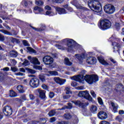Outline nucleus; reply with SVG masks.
<instances>
[{"instance_id":"7","label":"nucleus","mask_w":124,"mask_h":124,"mask_svg":"<svg viewBox=\"0 0 124 124\" xmlns=\"http://www.w3.org/2000/svg\"><path fill=\"white\" fill-rule=\"evenodd\" d=\"M29 84L32 88H37L39 86V79L35 78H32L30 80Z\"/></svg>"},{"instance_id":"37","label":"nucleus","mask_w":124,"mask_h":124,"mask_svg":"<svg viewBox=\"0 0 124 124\" xmlns=\"http://www.w3.org/2000/svg\"><path fill=\"white\" fill-rule=\"evenodd\" d=\"M47 121L45 118H41L40 119V121H39V124H46Z\"/></svg>"},{"instance_id":"45","label":"nucleus","mask_w":124,"mask_h":124,"mask_svg":"<svg viewBox=\"0 0 124 124\" xmlns=\"http://www.w3.org/2000/svg\"><path fill=\"white\" fill-rule=\"evenodd\" d=\"M115 28L117 30H120V29L121 28V25H120V23H115Z\"/></svg>"},{"instance_id":"34","label":"nucleus","mask_w":124,"mask_h":124,"mask_svg":"<svg viewBox=\"0 0 124 124\" xmlns=\"http://www.w3.org/2000/svg\"><path fill=\"white\" fill-rule=\"evenodd\" d=\"M72 117V116L70 115V113H66L64 115V117L67 120L71 119Z\"/></svg>"},{"instance_id":"35","label":"nucleus","mask_w":124,"mask_h":124,"mask_svg":"<svg viewBox=\"0 0 124 124\" xmlns=\"http://www.w3.org/2000/svg\"><path fill=\"white\" fill-rule=\"evenodd\" d=\"M115 120L117 121V122H119L120 123H121V122L123 121V117H122L121 116H117L116 117Z\"/></svg>"},{"instance_id":"60","label":"nucleus","mask_w":124,"mask_h":124,"mask_svg":"<svg viewBox=\"0 0 124 124\" xmlns=\"http://www.w3.org/2000/svg\"><path fill=\"white\" fill-rule=\"evenodd\" d=\"M3 71H9V67H6L2 69Z\"/></svg>"},{"instance_id":"59","label":"nucleus","mask_w":124,"mask_h":124,"mask_svg":"<svg viewBox=\"0 0 124 124\" xmlns=\"http://www.w3.org/2000/svg\"><path fill=\"white\" fill-rule=\"evenodd\" d=\"M30 97L31 100H33V99H34V96L32 95V94H30Z\"/></svg>"},{"instance_id":"39","label":"nucleus","mask_w":124,"mask_h":124,"mask_svg":"<svg viewBox=\"0 0 124 124\" xmlns=\"http://www.w3.org/2000/svg\"><path fill=\"white\" fill-rule=\"evenodd\" d=\"M11 70H12L13 72H18V71H19V70L17 68L14 67H11Z\"/></svg>"},{"instance_id":"28","label":"nucleus","mask_w":124,"mask_h":124,"mask_svg":"<svg viewBox=\"0 0 124 124\" xmlns=\"http://www.w3.org/2000/svg\"><path fill=\"white\" fill-rule=\"evenodd\" d=\"M64 91L66 94H69V93H72L71 91L70 90V87H67L65 88Z\"/></svg>"},{"instance_id":"61","label":"nucleus","mask_w":124,"mask_h":124,"mask_svg":"<svg viewBox=\"0 0 124 124\" xmlns=\"http://www.w3.org/2000/svg\"><path fill=\"white\" fill-rule=\"evenodd\" d=\"M34 67L36 68V69H42V67H41V66H40L35 65Z\"/></svg>"},{"instance_id":"13","label":"nucleus","mask_w":124,"mask_h":124,"mask_svg":"<svg viewBox=\"0 0 124 124\" xmlns=\"http://www.w3.org/2000/svg\"><path fill=\"white\" fill-rule=\"evenodd\" d=\"M98 117L101 120H105L107 118V113L104 111H100L98 113Z\"/></svg>"},{"instance_id":"17","label":"nucleus","mask_w":124,"mask_h":124,"mask_svg":"<svg viewBox=\"0 0 124 124\" xmlns=\"http://www.w3.org/2000/svg\"><path fill=\"white\" fill-rule=\"evenodd\" d=\"M30 26L31 27V28L33 29V30H34V31H44V30H45V29H46L45 26H43L40 28H36L35 27H32V26H31V25H30Z\"/></svg>"},{"instance_id":"5","label":"nucleus","mask_w":124,"mask_h":124,"mask_svg":"<svg viewBox=\"0 0 124 124\" xmlns=\"http://www.w3.org/2000/svg\"><path fill=\"white\" fill-rule=\"evenodd\" d=\"M104 11L108 14H113L115 12V7L112 4H107L104 7Z\"/></svg>"},{"instance_id":"29","label":"nucleus","mask_w":124,"mask_h":124,"mask_svg":"<svg viewBox=\"0 0 124 124\" xmlns=\"http://www.w3.org/2000/svg\"><path fill=\"white\" fill-rule=\"evenodd\" d=\"M16 96V93L13 91H10L9 96L11 97H15Z\"/></svg>"},{"instance_id":"8","label":"nucleus","mask_w":124,"mask_h":124,"mask_svg":"<svg viewBox=\"0 0 124 124\" xmlns=\"http://www.w3.org/2000/svg\"><path fill=\"white\" fill-rule=\"evenodd\" d=\"M43 61L46 65H49L53 63L54 59L52 57H51V56H46L43 57Z\"/></svg>"},{"instance_id":"12","label":"nucleus","mask_w":124,"mask_h":124,"mask_svg":"<svg viewBox=\"0 0 124 124\" xmlns=\"http://www.w3.org/2000/svg\"><path fill=\"white\" fill-rule=\"evenodd\" d=\"M112 45L114 46L113 47V52H118L119 53H120V48H121V45H120L119 43H117L116 42H114L112 43Z\"/></svg>"},{"instance_id":"57","label":"nucleus","mask_w":124,"mask_h":124,"mask_svg":"<svg viewBox=\"0 0 124 124\" xmlns=\"http://www.w3.org/2000/svg\"><path fill=\"white\" fill-rule=\"evenodd\" d=\"M55 95V94H54V93L50 92L49 93V97L50 98H53V97H54V96Z\"/></svg>"},{"instance_id":"44","label":"nucleus","mask_w":124,"mask_h":124,"mask_svg":"<svg viewBox=\"0 0 124 124\" xmlns=\"http://www.w3.org/2000/svg\"><path fill=\"white\" fill-rule=\"evenodd\" d=\"M4 79V75L2 73H0V81H3Z\"/></svg>"},{"instance_id":"43","label":"nucleus","mask_w":124,"mask_h":124,"mask_svg":"<svg viewBox=\"0 0 124 124\" xmlns=\"http://www.w3.org/2000/svg\"><path fill=\"white\" fill-rule=\"evenodd\" d=\"M90 93L93 97H94V98H95V97H96V94H95V93H94V91L92 90L90 92Z\"/></svg>"},{"instance_id":"24","label":"nucleus","mask_w":124,"mask_h":124,"mask_svg":"<svg viewBox=\"0 0 124 124\" xmlns=\"http://www.w3.org/2000/svg\"><path fill=\"white\" fill-rule=\"evenodd\" d=\"M54 8L59 14L60 15L62 14V8L60 7H54Z\"/></svg>"},{"instance_id":"26","label":"nucleus","mask_w":124,"mask_h":124,"mask_svg":"<svg viewBox=\"0 0 124 124\" xmlns=\"http://www.w3.org/2000/svg\"><path fill=\"white\" fill-rule=\"evenodd\" d=\"M17 90L19 93H24V88L22 85H18L16 87Z\"/></svg>"},{"instance_id":"48","label":"nucleus","mask_w":124,"mask_h":124,"mask_svg":"<svg viewBox=\"0 0 124 124\" xmlns=\"http://www.w3.org/2000/svg\"><path fill=\"white\" fill-rule=\"evenodd\" d=\"M72 104L71 103H68V107H66L67 109H72Z\"/></svg>"},{"instance_id":"6","label":"nucleus","mask_w":124,"mask_h":124,"mask_svg":"<svg viewBox=\"0 0 124 124\" xmlns=\"http://www.w3.org/2000/svg\"><path fill=\"white\" fill-rule=\"evenodd\" d=\"M78 95L80 97H85L86 99H87V100L89 101H93V98H92V96H91L88 91L80 92L79 93Z\"/></svg>"},{"instance_id":"22","label":"nucleus","mask_w":124,"mask_h":124,"mask_svg":"<svg viewBox=\"0 0 124 124\" xmlns=\"http://www.w3.org/2000/svg\"><path fill=\"white\" fill-rule=\"evenodd\" d=\"M54 80L57 84L62 85V78H54Z\"/></svg>"},{"instance_id":"30","label":"nucleus","mask_w":124,"mask_h":124,"mask_svg":"<svg viewBox=\"0 0 124 124\" xmlns=\"http://www.w3.org/2000/svg\"><path fill=\"white\" fill-rule=\"evenodd\" d=\"M0 32H2V33H4V34H7V35H12V34L7 31H5L4 30H0Z\"/></svg>"},{"instance_id":"47","label":"nucleus","mask_w":124,"mask_h":124,"mask_svg":"<svg viewBox=\"0 0 124 124\" xmlns=\"http://www.w3.org/2000/svg\"><path fill=\"white\" fill-rule=\"evenodd\" d=\"M76 7L77 8V9H84V7L80 5L79 4L77 5Z\"/></svg>"},{"instance_id":"9","label":"nucleus","mask_w":124,"mask_h":124,"mask_svg":"<svg viewBox=\"0 0 124 124\" xmlns=\"http://www.w3.org/2000/svg\"><path fill=\"white\" fill-rule=\"evenodd\" d=\"M3 113L5 116H11L12 115V108L10 106H6L3 108Z\"/></svg>"},{"instance_id":"49","label":"nucleus","mask_w":124,"mask_h":124,"mask_svg":"<svg viewBox=\"0 0 124 124\" xmlns=\"http://www.w3.org/2000/svg\"><path fill=\"white\" fill-rule=\"evenodd\" d=\"M4 36L1 35V34H0V41H4Z\"/></svg>"},{"instance_id":"21","label":"nucleus","mask_w":124,"mask_h":124,"mask_svg":"<svg viewBox=\"0 0 124 124\" xmlns=\"http://www.w3.org/2000/svg\"><path fill=\"white\" fill-rule=\"evenodd\" d=\"M76 58L79 60L80 62H82V60L85 58V54L83 53L82 55L76 54Z\"/></svg>"},{"instance_id":"19","label":"nucleus","mask_w":124,"mask_h":124,"mask_svg":"<svg viewBox=\"0 0 124 124\" xmlns=\"http://www.w3.org/2000/svg\"><path fill=\"white\" fill-rule=\"evenodd\" d=\"M111 105L112 106V107L113 108V112L114 113H117L118 112V105L111 102Z\"/></svg>"},{"instance_id":"25","label":"nucleus","mask_w":124,"mask_h":124,"mask_svg":"<svg viewBox=\"0 0 124 124\" xmlns=\"http://www.w3.org/2000/svg\"><path fill=\"white\" fill-rule=\"evenodd\" d=\"M56 113L57 112H56V110L53 109L49 112L48 115L49 116V117H53L55 116V115H56Z\"/></svg>"},{"instance_id":"3","label":"nucleus","mask_w":124,"mask_h":124,"mask_svg":"<svg viewBox=\"0 0 124 124\" xmlns=\"http://www.w3.org/2000/svg\"><path fill=\"white\" fill-rule=\"evenodd\" d=\"M111 21L107 19H102L100 21V28L101 30H108L111 28Z\"/></svg>"},{"instance_id":"64","label":"nucleus","mask_w":124,"mask_h":124,"mask_svg":"<svg viewBox=\"0 0 124 124\" xmlns=\"http://www.w3.org/2000/svg\"><path fill=\"white\" fill-rule=\"evenodd\" d=\"M32 124H37L39 123V121H31Z\"/></svg>"},{"instance_id":"2","label":"nucleus","mask_w":124,"mask_h":124,"mask_svg":"<svg viewBox=\"0 0 124 124\" xmlns=\"http://www.w3.org/2000/svg\"><path fill=\"white\" fill-rule=\"evenodd\" d=\"M102 0H90L88 1V6L92 10H93L97 13H99L102 11L101 4Z\"/></svg>"},{"instance_id":"31","label":"nucleus","mask_w":124,"mask_h":124,"mask_svg":"<svg viewBox=\"0 0 124 124\" xmlns=\"http://www.w3.org/2000/svg\"><path fill=\"white\" fill-rule=\"evenodd\" d=\"M35 4H36V5L40 6L41 5H43V4H44V2H43V1H42V0L37 1V0H36Z\"/></svg>"},{"instance_id":"11","label":"nucleus","mask_w":124,"mask_h":124,"mask_svg":"<svg viewBox=\"0 0 124 124\" xmlns=\"http://www.w3.org/2000/svg\"><path fill=\"white\" fill-rule=\"evenodd\" d=\"M86 62L88 64H95L96 62V58L93 57H88Z\"/></svg>"},{"instance_id":"1","label":"nucleus","mask_w":124,"mask_h":124,"mask_svg":"<svg viewBox=\"0 0 124 124\" xmlns=\"http://www.w3.org/2000/svg\"><path fill=\"white\" fill-rule=\"evenodd\" d=\"M81 75L76 76L72 77V79L74 81H77L79 83H84V81H85L88 83V84H93L95 82L98 81V77L96 75H86L85 77L83 75L86 73V70H83L81 72Z\"/></svg>"},{"instance_id":"18","label":"nucleus","mask_w":124,"mask_h":124,"mask_svg":"<svg viewBox=\"0 0 124 124\" xmlns=\"http://www.w3.org/2000/svg\"><path fill=\"white\" fill-rule=\"evenodd\" d=\"M9 55L13 58H16L18 56V53L15 50H12L10 51Z\"/></svg>"},{"instance_id":"32","label":"nucleus","mask_w":124,"mask_h":124,"mask_svg":"<svg viewBox=\"0 0 124 124\" xmlns=\"http://www.w3.org/2000/svg\"><path fill=\"white\" fill-rule=\"evenodd\" d=\"M27 49L28 51H29V52H31V53H33L34 54L36 53V51H35V50L33 49V48L31 47H27Z\"/></svg>"},{"instance_id":"14","label":"nucleus","mask_w":124,"mask_h":124,"mask_svg":"<svg viewBox=\"0 0 124 124\" xmlns=\"http://www.w3.org/2000/svg\"><path fill=\"white\" fill-rule=\"evenodd\" d=\"M38 93H39V97L40 98L44 99L45 97H46V95H45V91L38 89Z\"/></svg>"},{"instance_id":"27","label":"nucleus","mask_w":124,"mask_h":124,"mask_svg":"<svg viewBox=\"0 0 124 124\" xmlns=\"http://www.w3.org/2000/svg\"><path fill=\"white\" fill-rule=\"evenodd\" d=\"M64 63H65L66 65H72V63L69 61V60L67 58H65Z\"/></svg>"},{"instance_id":"50","label":"nucleus","mask_w":124,"mask_h":124,"mask_svg":"<svg viewBox=\"0 0 124 124\" xmlns=\"http://www.w3.org/2000/svg\"><path fill=\"white\" fill-rule=\"evenodd\" d=\"M42 87L44 90H46V91H48V86L45 84H42Z\"/></svg>"},{"instance_id":"38","label":"nucleus","mask_w":124,"mask_h":124,"mask_svg":"<svg viewBox=\"0 0 124 124\" xmlns=\"http://www.w3.org/2000/svg\"><path fill=\"white\" fill-rule=\"evenodd\" d=\"M97 100H98V103H99L100 105H103V101L102 100V99L101 98V97H98Z\"/></svg>"},{"instance_id":"54","label":"nucleus","mask_w":124,"mask_h":124,"mask_svg":"<svg viewBox=\"0 0 124 124\" xmlns=\"http://www.w3.org/2000/svg\"><path fill=\"white\" fill-rule=\"evenodd\" d=\"M45 9H46V10H51V9H52V8H51V7H50L49 6L47 5L45 7Z\"/></svg>"},{"instance_id":"42","label":"nucleus","mask_w":124,"mask_h":124,"mask_svg":"<svg viewBox=\"0 0 124 124\" xmlns=\"http://www.w3.org/2000/svg\"><path fill=\"white\" fill-rule=\"evenodd\" d=\"M46 15H49L50 16H52L53 15H55V14L52 13L51 11H47L46 12Z\"/></svg>"},{"instance_id":"52","label":"nucleus","mask_w":124,"mask_h":124,"mask_svg":"<svg viewBox=\"0 0 124 124\" xmlns=\"http://www.w3.org/2000/svg\"><path fill=\"white\" fill-rule=\"evenodd\" d=\"M23 43L24 46H29V43H28V41H27V40H23Z\"/></svg>"},{"instance_id":"23","label":"nucleus","mask_w":124,"mask_h":124,"mask_svg":"<svg viewBox=\"0 0 124 124\" xmlns=\"http://www.w3.org/2000/svg\"><path fill=\"white\" fill-rule=\"evenodd\" d=\"M48 73H49L51 76H58V75H59V73L56 71H49L48 72Z\"/></svg>"},{"instance_id":"15","label":"nucleus","mask_w":124,"mask_h":124,"mask_svg":"<svg viewBox=\"0 0 124 124\" xmlns=\"http://www.w3.org/2000/svg\"><path fill=\"white\" fill-rule=\"evenodd\" d=\"M98 60L99 61V62L101 63V64H103V65H108L109 63L107 62L105 60H104V59L101 57H98Z\"/></svg>"},{"instance_id":"53","label":"nucleus","mask_w":124,"mask_h":124,"mask_svg":"<svg viewBox=\"0 0 124 124\" xmlns=\"http://www.w3.org/2000/svg\"><path fill=\"white\" fill-rule=\"evenodd\" d=\"M15 75H16V76H23L24 75V74L21 72H18V73H16Z\"/></svg>"},{"instance_id":"20","label":"nucleus","mask_w":124,"mask_h":124,"mask_svg":"<svg viewBox=\"0 0 124 124\" xmlns=\"http://www.w3.org/2000/svg\"><path fill=\"white\" fill-rule=\"evenodd\" d=\"M72 103H74L75 105L79 106V107H83V103L81 102V101H80L79 100L72 101Z\"/></svg>"},{"instance_id":"16","label":"nucleus","mask_w":124,"mask_h":124,"mask_svg":"<svg viewBox=\"0 0 124 124\" xmlns=\"http://www.w3.org/2000/svg\"><path fill=\"white\" fill-rule=\"evenodd\" d=\"M90 109L92 113L96 114L97 111V107L94 105H93L90 107Z\"/></svg>"},{"instance_id":"4","label":"nucleus","mask_w":124,"mask_h":124,"mask_svg":"<svg viewBox=\"0 0 124 124\" xmlns=\"http://www.w3.org/2000/svg\"><path fill=\"white\" fill-rule=\"evenodd\" d=\"M66 41L67 45L68 46V51H70L75 49V41L71 39H66L63 40V42Z\"/></svg>"},{"instance_id":"56","label":"nucleus","mask_w":124,"mask_h":124,"mask_svg":"<svg viewBox=\"0 0 124 124\" xmlns=\"http://www.w3.org/2000/svg\"><path fill=\"white\" fill-rule=\"evenodd\" d=\"M71 85L72 87H76V86H77V83L76 82H73L71 83Z\"/></svg>"},{"instance_id":"46","label":"nucleus","mask_w":124,"mask_h":124,"mask_svg":"<svg viewBox=\"0 0 124 124\" xmlns=\"http://www.w3.org/2000/svg\"><path fill=\"white\" fill-rule=\"evenodd\" d=\"M24 65H25V66H27L30 64V62L27 60H25L24 62H23Z\"/></svg>"},{"instance_id":"63","label":"nucleus","mask_w":124,"mask_h":124,"mask_svg":"<svg viewBox=\"0 0 124 124\" xmlns=\"http://www.w3.org/2000/svg\"><path fill=\"white\" fill-rule=\"evenodd\" d=\"M19 71H20V72H26V70L23 68H19Z\"/></svg>"},{"instance_id":"62","label":"nucleus","mask_w":124,"mask_h":124,"mask_svg":"<svg viewBox=\"0 0 124 124\" xmlns=\"http://www.w3.org/2000/svg\"><path fill=\"white\" fill-rule=\"evenodd\" d=\"M119 115H124V111L123 110H120L119 111Z\"/></svg>"},{"instance_id":"58","label":"nucleus","mask_w":124,"mask_h":124,"mask_svg":"<svg viewBox=\"0 0 124 124\" xmlns=\"http://www.w3.org/2000/svg\"><path fill=\"white\" fill-rule=\"evenodd\" d=\"M100 124H109V122H108L105 121H103L100 123Z\"/></svg>"},{"instance_id":"33","label":"nucleus","mask_w":124,"mask_h":124,"mask_svg":"<svg viewBox=\"0 0 124 124\" xmlns=\"http://www.w3.org/2000/svg\"><path fill=\"white\" fill-rule=\"evenodd\" d=\"M39 79L42 82H45V76L44 74H41L39 76Z\"/></svg>"},{"instance_id":"10","label":"nucleus","mask_w":124,"mask_h":124,"mask_svg":"<svg viewBox=\"0 0 124 124\" xmlns=\"http://www.w3.org/2000/svg\"><path fill=\"white\" fill-rule=\"evenodd\" d=\"M28 60L30 61L31 63L33 64H38L39 65L40 64V62L38 61V59L35 57H31V56L28 57Z\"/></svg>"},{"instance_id":"40","label":"nucleus","mask_w":124,"mask_h":124,"mask_svg":"<svg viewBox=\"0 0 124 124\" xmlns=\"http://www.w3.org/2000/svg\"><path fill=\"white\" fill-rule=\"evenodd\" d=\"M27 70L30 73H31V74H34V73H35V71L31 68H28Z\"/></svg>"},{"instance_id":"55","label":"nucleus","mask_w":124,"mask_h":124,"mask_svg":"<svg viewBox=\"0 0 124 124\" xmlns=\"http://www.w3.org/2000/svg\"><path fill=\"white\" fill-rule=\"evenodd\" d=\"M71 97V96L70 95H65L63 97V98L64 99H68V98H70Z\"/></svg>"},{"instance_id":"41","label":"nucleus","mask_w":124,"mask_h":124,"mask_svg":"<svg viewBox=\"0 0 124 124\" xmlns=\"http://www.w3.org/2000/svg\"><path fill=\"white\" fill-rule=\"evenodd\" d=\"M52 1L55 3H62V0H52Z\"/></svg>"},{"instance_id":"36","label":"nucleus","mask_w":124,"mask_h":124,"mask_svg":"<svg viewBox=\"0 0 124 124\" xmlns=\"http://www.w3.org/2000/svg\"><path fill=\"white\" fill-rule=\"evenodd\" d=\"M9 39L10 40H11V42H12L13 43H15V42L16 43L18 42V40L15 38L11 37H10Z\"/></svg>"},{"instance_id":"51","label":"nucleus","mask_w":124,"mask_h":124,"mask_svg":"<svg viewBox=\"0 0 124 124\" xmlns=\"http://www.w3.org/2000/svg\"><path fill=\"white\" fill-rule=\"evenodd\" d=\"M50 123H54L56 122V117H52L50 119Z\"/></svg>"}]
</instances>
